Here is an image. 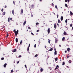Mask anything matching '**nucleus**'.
<instances>
[{"label": "nucleus", "instance_id": "obj_39", "mask_svg": "<svg viewBox=\"0 0 73 73\" xmlns=\"http://www.w3.org/2000/svg\"><path fill=\"white\" fill-rule=\"evenodd\" d=\"M34 47L35 48H36V44H35L34 45Z\"/></svg>", "mask_w": 73, "mask_h": 73}, {"label": "nucleus", "instance_id": "obj_40", "mask_svg": "<svg viewBox=\"0 0 73 73\" xmlns=\"http://www.w3.org/2000/svg\"><path fill=\"white\" fill-rule=\"evenodd\" d=\"M4 58H1V60H4Z\"/></svg>", "mask_w": 73, "mask_h": 73}, {"label": "nucleus", "instance_id": "obj_33", "mask_svg": "<svg viewBox=\"0 0 73 73\" xmlns=\"http://www.w3.org/2000/svg\"><path fill=\"white\" fill-rule=\"evenodd\" d=\"M65 6L66 7H68V5H67V4H65Z\"/></svg>", "mask_w": 73, "mask_h": 73}, {"label": "nucleus", "instance_id": "obj_47", "mask_svg": "<svg viewBox=\"0 0 73 73\" xmlns=\"http://www.w3.org/2000/svg\"><path fill=\"white\" fill-rule=\"evenodd\" d=\"M57 18H58V15H57Z\"/></svg>", "mask_w": 73, "mask_h": 73}, {"label": "nucleus", "instance_id": "obj_25", "mask_svg": "<svg viewBox=\"0 0 73 73\" xmlns=\"http://www.w3.org/2000/svg\"><path fill=\"white\" fill-rule=\"evenodd\" d=\"M7 35L6 37V38H7V37H8V36H9V35H8V33H7Z\"/></svg>", "mask_w": 73, "mask_h": 73}, {"label": "nucleus", "instance_id": "obj_23", "mask_svg": "<svg viewBox=\"0 0 73 73\" xmlns=\"http://www.w3.org/2000/svg\"><path fill=\"white\" fill-rule=\"evenodd\" d=\"M29 47H28L27 48V51H29Z\"/></svg>", "mask_w": 73, "mask_h": 73}, {"label": "nucleus", "instance_id": "obj_57", "mask_svg": "<svg viewBox=\"0 0 73 73\" xmlns=\"http://www.w3.org/2000/svg\"><path fill=\"white\" fill-rule=\"evenodd\" d=\"M57 25H58V27H59V25L58 24V23H57Z\"/></svg>", "mask_w": 73, "mask_h": 73}, {"label": "nucleus", "instance_id": "obj_41", "mask_svg": "<svg viewBox=\"0 0 73 73\" xmlns=\"http://www.w3.org/2000/svg\"><path fill=\"white\" fill-rule=\"evenodd\" d=\"M72 25H73V24H71L70 25V27H72Z\"/></svg>", "mask_w": 73, "mask_h": 73}, {"label": "nucleus", "instance_id": "obj_22", "mask_svg": "<svg viewBox=\"0 0 73 73\" xmlns=\"http://www.w3.org/2000/svg\"><path fill=\"white\" fill-rule=\"evenodd\" d=\"M64 40H65V37H64L62 38V40L64 41Z\"/></svg>", "mask_w": 73, "mask_h": 73}, {"label": "nucleus", "instance_id": "obj_7", "mask_svg": "<svg viewBox=\"0 0 73 73\" xmlns=\"http://www.w3.org/2000/svg\"><path fill=\"white\" fill-rule=\"evenodd\" d=\"M54 27L55 29H56V28H57V26H56V25L55 24H54Z\"/></svg>", "mask_w": 73, "mask_h": 73}, {"label": "nucleus", "instance_id": "obj_51", "mask_svg": "<svg viewBox=\"0 0 73 73\" xmlns=\"http://www.w3.org/2000/svg\"><path fill=\"white\" fill-rule=\"evenodd\" d=\"M13 31L15 32V31H16V29H14Z\"/></svg>", "mask_w": 73, "mask_h": 73}, {"label": "nucleus", "instance_id": "obj_4", "mask_svg": "<svg viewBox=\"0 0 73 73\" xmlns=\"http://www.w3.org/2000/svg\"><path fill=\"white\" fill-rule=\"evenodd\" d=\"M47 32L48 34H49L50 33V28H48V30H47Z\"/></svg>", "mask_w": 73, "mask_h": 73}, {"label": "nucleus", "instance_id": "obj_37", "mask_svg": "<svg viewBox=\"0 0 73 73\" xmlns=\"http://www.w3.org/2000/svg\"><path fill=\"white\" fill-rule=\"evenodd\" d=\"M52 5L53 7H54V4H53V3H52Z\"/></svg>", "mask_w": 73, "mask_h": 73}, {"label": "nucleus", "instance_id": "obj_35", "mask_svg": "<svg viewBox=\"0 0 73 73\" xmlns=\"http://www.w3.org/2000/svg\"><path fill=\"white\" fill-rule=\"evenodd\" d=\"M22 40H21V42H20V44L21 45V44H22Z\"/></svg>", "mask_w": 73, "mask_h": 73}, {"label": "nucleus", "instance_id": "obj_30", "mask_svg": "<svg viewBox=\"0 0 73 73\" xmlns=\"http://www.w3.org/2000/svg\"><path fill=\"white\" fill-rule=\"evenodd\" d=\"M62 65H65V62H64L62 64Z\"/></svg>", "mask_w": 73, "mask_h": 73}, {"label": "nucleus", "instance_id": "obj_18", "mask_svg": "<svg viewBox=\"0 0 73 73\" xmlns=\"http://www.w3.org/2000/svg\"><path fill=\"white\" fill-rule=\"evenodd\" d=\"M70 15H73V13L72 12V11H70Z\"/></svg>", "mask_w": 73, "mask_h": 73}, {"label": "nucleus", "instance_id": "obj_42", "mask_svg": "<svg viewBox=\"0 0 73 73\" xmlns=\"http://www.w3.org/2000/svg\"><path fill=\"white\" fill-rule=\"evenodd\" d=\"M55 8H56V9H57L58 8H57V5H55Z\"/></svg>", "mask_w": 73, "mask_h": 73}, {"label": "nucleus", "instance_id": "obj_28", "mask_svg": "<svg viewBox=\"0 0 73 73\" xmlns=\"http://www.w3.org/2000/svg\"><path fill=\"white\" fill-rule=\"evenodd\" d=\"M57 60H58V58H56L55 59V60L56 61H57Z\"/></svg>", "mask_w": 73, "mask_h": 73}, {"label": "nucleus", "instance_id": "obj_32", "mask_svg": "<svg viewBox=\"0 0 73 73\" xmlns=\"http://www.w3.org/2000/svg\"><path fill=\"white\" fill-rule=\"evenodd\" d=\"M69 54H68L67 55V58H69Z\"/></svg>", "mask_w": 73, "mask_h": 73}, {"label": "nucleus", "instance_id": "obj_6", "mask_svg": "<svg viewBox=\"0 0 73 73\" xmlns=\"http://www.w3.org/2000/svg\"><path fill=\"white\" fill-rule=\"evenodd\" d=\"M34 7H35V5H32L31 6V8H33Z\"/></svg>", "mask_w": 73, "mask_h": 73}, {"label": "nucleus", "instance_id": "obj_48", "mask_svg": "<svg viewBox=\"0 0 73 73\" xmlns=\"http://www.w3.org/2000/svg\"><path fill=\"white\" fill-rule=\"evenodd\" d=\"M7 5H5V8H7Z\"/></svg>", "mask_w": 73, "mask_h": 73}, {"label": "nucleus", "instance_id": "obj_26", "mask_svg": "<svg viewBox=\"0 0 73 73\" xmlns=\"http://www.w3.org/2000/svg\"><path fill=\"white\" fill-rule=\"evenodd\" d=\"M5 15V12H3V16H4V15Z\"/></svg>", "mask_w": 73, "mask_h": 73}, {"label": "nucleus", "instance_id": "obj_2", "mask_svg": "<svg viewBox=\"0 0 73 73\" xmlns=\"http://www.w3.org/2000/svg\"><path fill=\"white\" fill-rule=\"evenodd\" d=\"M58 42V39L57 38H56L55 39V44H56V43H57Z\"/></svg>", "mask_w": 73, "mask_h": 73}, {"label": "nucleus", "instance_id": "obj_46", "mask_svg": "<svg viewBox=\"0 0 73 73\" xmlns=\"http://www.w3.org/2000/svg\"><path fill=\"white\" fill-rule=\"evenodd\" d=\"M21 57V55H19V58H20V57Z\"/></svg>", "mask_w": 73, "mask_h": 73}, {"label": "nucleus", "instance_id": "obj_9", "mask_svg": "<svg viewBox=\"0 0 73 73\" xmlns=\"http://www.w3.org/2000/svg\"><path fill=\"white\" fill-rule=\"evenodd\" d=\"M60 19L61 21H62L63 20V17L62 16L60 18Z\"/></svg>", "mask_w": 73, "mask_h": 73}, {"label": "nucleus", "instance_id": "obj_52", "mask_svg": "<svg viewBox=\"0 0 73 73\" xmlns=\"http://www.w3.org/2000/svg\"><path fill=\"white\" fill-rule=\"evenodd\" d=\"M28 47H30V44H29V46H28Z\"/></svg>", "mask_w": 73, "mask_h": 73}, {"label": "nucleus", "instance_id": "obj_14", "mask_svg": "<svg viewBox=\"0 0 73 73\" xmlns=\"http://www.w3.org/2000/svg\"><path fill=\"white\" fill-rule=\"evenodd\" d=\"M54 54L55 55H57V51H55L54 52Z\"/></svg>", "mask_w": 73, "mask_h": 73}, {"label": "nucleus", "instance_id": "obj_27", "mask_svg": "<svg viewBox=\"0 0 73 73\" xmlns=\"http://www.w3.org/2000/svg\"><path fill=\"white\" fill-rule=\"evenodd\" d=\"M21 13H23V10L21 9Z\"/></svg>", "mask_w": 73, "mask_h": 73}, {"label": "nucleus", "instance_id": "obj_1", "mask_svg": "<svg viewBox=\"0 0 73 73\" xmlns=\"http://www.w3.org/2000/svg\"><path fill=\"white\" fill-rule=\"evenodd\" d=\"M19 33V30H17V31H16L15 32V37H17V35H18V33Z\"/></svg>", "mask_w": 73, "mask_h": 73}, {"label": "nucleus", "instance_id": "obj_21", "mask_svg": "<svg viewBox=\"0 0 73 73\" xmlns=\"http://www.w3.org/2000/svg\"><path fill=\"white\" fill-rule=\"evenodd\" d=\"M10 18L9 17L8 19V21L9 22H10Z\"/></svg>", "mask_w": 73, "mask_h": 73}, {"label": "nucleus", "instance_id": "obj_3", "mask_svg": "<svg viewBox=\"0 0 73 73\" xmlns=\"http://www.w3.org/2000/svg\"><path fill=\"white\" fill-rule=\"evenodd\" d=\"M58 68H59V66H58V65H57L56 66V67L55 68L54 70H56L57 69H58Z\"/></svg>", "mask_w": 73, "mask_h": 73}, {"label": "nucleus", "instance_id": "obj_8", "mask_svg": "<svg viewBox=\"0 0 73 73\" xmlns=\"http://www.w3.org/2000/svg\"><path fill=\"white\" fill-rule=\"evenodd\" d=\"M26 23H27V21H25V22L23 23V26H24L25 24H26Z\"/></svg>", "mask_w": 73, "mask_h": 73}, {"label": "nucleus", "instance_id": "obj_10", "mask_svg": "<svg viewBox=\"0 0 73 73\" xmlns=\"http://www.w3.org/2000/svg\"><path fill=\"white\" fill-rule=\"evenodd\" d=\"M15 41H16V42H18V39L17 38H16Z\"/></svg>", "mask_w": 73, "mask_h": 73}, {"label": "nucleus", "instance_id": "obj_56", "mask_svg": "<svg viewBox=\"0 0 73 73\" xmlns=\"http://www.w3.org/2000/svg\"><path fill=\"white\" fill-rule=\"evenodd\" d=\"M67 51H66V50H65V53H67Z\"/></svg>", "mask_w": 73, "mask_h": 73}, {"label": "nucleus", "instance_id": "obj_17", "mask_svg": "<svg viewBox=\"0 0 73 73\" xmlns=\"http://www.w3.org/2000/svg\"><path fill=\"white\" fill-rule=\"evenodd\" d=\"M53 50V48H51L49 50V51H52Z\"/></svg>", "mask_w": 73, "mask_h": 73}, {"label": "nucleus", "instance_id": "obj_60", "mask_svg": "<svg viewBox=\"0 0 73 73\" xmlns=\"http://www.w3.org/2000/svg\"><path fill=\"white\" fill-rule=\"evenodd\" d=\"M67 1H68V3H69V0H68Z\"/></svg>", "mask_w": 73, "mask_h": 73}, {"label": "nucleus", "instance_id": "obj_49", "mask_svg": "<svg viewBox=\"0 0 73 73\" xmlns=\"http://www.w3.org/2000/svg\"><path fill=\"white\" fill-rule=\"evenodd\" d=\"M65 2H67V1H68V0H65Z\"/></svg>", "mask_w": 73, "mask_h": 73}, {"label": "nucleus", "instance_id": "obj_63", "mask_svg": "<svg viewBox=\"0 0 73 73\" xmlns=\"http://www.w3.org/2000/svg\"><path fill=\"white\" fill-rule=\"evenodd\" d=\"M42 0H40V1H42Z\"/></svg>", "mask_w": 73, "mask_h": 73}, {"label": "nucleus", "instance_id": "obj_19", "mask_svg": "<svg viewBox=\"0 0 73 73\" xmlns=\"http://www.w3.org/2000/svg\"><path fill=\"white\" fill-rule=\"evenodd\" d=\"M58 23H61V22L60 21V20L58 19Z\"/></svg>", "mask_w": 73, "mask_h": 73}, {"label": "nucleus", "instance_id": "obj_20", "mask_svg": "<svg viewBox=\"0 0 73 73\" xmlns=\"http://www.w3.org/2000/svg\"><path fill=\"white\" fill-rule=\"evenodd\" d=\"M68 62L70 64L72 62V60H70Z\"/></svg>", "mask_w": 73, "mask_h": 73}, {"label": "nucleus", "instance_id": "obj_64", "mask_svg": "<svg viewBox=\"0 0 73 73\" xmlns=\"http://www.w3.org/2000/svg\"><path fill=\"white\" fill-rule=\"evenodd\" d=\"M72 29H73V27H72Z\"/></svg>", "mask_w": 73, "mask_h": 73}, {"label": "nucleus", "instance_id": "obj_62", "mask_svg": "<svg viewBox=\"0 0 73 73\" xmlns=\"http://www.w3.org/2000/svg\"><path fill=\"white\" fill-rule=\"evenodd\" d=\"M59 46L60 47H61V46L60 45H59Z\"/></svg>", "mask_w": 73, "mask_h": 73}, {"label": "nucleus", "instance_id": "obj_43", "mask_svg": "<svg viewBox=\"0 0 73 73\" xmlns=\"http://www.w3.org/2000/svg\"><path fill=\"white\" fill-rule=\"evenodd\" d=\"M25 68H27V65H26L25 64Z\"/></svg>", "mask_w": 73, "mask_h": 73}, {"label": "nucleus", "instance_id": "obj_54", "mask_svg": "<svg viewBox=\"0 0 73 73\" xmlns=\"http://www.w3.org/2000/svg\"><path fill=\"white\" fill-rule=\"evenodd\" d=\"M13 3L14 4H15V1H13Z\"/></svg>", "mask_w": 73, "mask_h": 73}, {"label": "nucleus", "instance_id": "obj_31", "mask_svg": "<svg viewBox=\"0 0 73 73\" xmlns=\"http://www.w3.org/2000/svg\"><path fill=\"white\" fill-rule=\"evenodd\" d=\"M36 25H38V24H39V23H36Z\"/></svg>", "mask_w": 73, "mask_h": 73}, {"label": "nucleus", "instance_id": "obj_58", "mask_svg": "<svg viewBox=\"0 0 73 73\" xmlns=\"http://www.w3.org/2000/svg\"><path fill=\"white\" fill-rule=\"evenodd\" d=\"M19 61H18L17 62V64H19Z\"/></svg>", "mask_w": 73, "mask_h": 73}, {"label": "nucleus", "instance_id": "obj_44", "mask_svg": "<svg viewBox=\"0 0 73 73\" xmlns=\"http://www.w3.org/2000/svg\"><path fill=\"white\" fill-rule=\"evenodd\" d=\"M49 69L50 70H52V68L50 67H49Z\"/></svg>", "mask_w": 73, "mask_h": 73}, {"label": "nucleus", "instance_id": "obj_12", "mask_svg": "<svg viewBox=\"0 0 73 73\" xmlns=\"http://www.w3.org/2000/svg\"><path fill=\"white\" fill-rule=\"evenodd\" d=\"M67 50L68 51V52H70V48H67Z\"/></svg>", "mask_w": 73, "mask_h": 73}, {"label": "nucleus", "instance_id": "obj_50", "mask_svg": "<svg viewBox=\"0 0 73 73\" xmlns=\"http://www.w3.org/2000/svg\"><path fill=\"white\" fill-rule=\"evenodd\" d=\"M28 29H31V28L30 27H28Z\"/></svg>", "mask_w": 73, "mask_h": 73}, {"label": "nucleus", "instance_id": "obj_45", "mask_svg": "<svg viewBox=\"0 0 73 73\" xmlns=\"http://www.w3.org/2000/svg\"><path fill=\"white\" fill-rule=\"evenodd\" d=\"M39 30H37L36 31V32H39Z\"/></svg>", "mask_w": 73, "mask_h": 73}, {"label": "nucleus", "instance_id": "obj_61", "mask_svg": "<svg viewBox=\"0 0 73 73\" xmlns=\"http://www.w3.org/2000/svg\"><path fill=\"white\" fill-rule=\"evenodd\" d=\"M33 16L32 14H31V17H33Z\"/></svg>", "mask_w": 73, "mask_h": 73}, {"label": "nucleus", "instance_id": "obj_55", "mask_svg": "<svg viewBox=\"0 0 73 73\" xmlns=\"http://www.w3.org/2000/svg\"><path fill=\"white\" fill-rule=\"evenodd\" d=\"M54 50H55V51H56V48H54Z\"/></svg>", "mask_w": 73, "mask_h": 73}, {"label": "nucleus", "instance_id": "obj_53", "mask_svg": "<svg viewBox=\"0 0 73 73\" xmlns=\"http://www.w3.org/2000/svg\"><path fill=\"white\" fill-rule=\"evenodd\" d=\"M10 20H11V21L12 20V18H10Z\"/></svg>", "mask_w": 73, "mask_h": 73}, {"label": "nucleus", "instance_id": "obj_59", "mask_svg": "<svg viewBox=\"0 0 73 73\" xmlns=\"http://www.w3.org/2000/svg\"><path fill=\"white\" fill-rule=\"evenodd\" d=\"M11 72H13V70H11Z\"/></svg>", "mask_w": 73, "mask_h": 73}, {"label": "nucleus", "instance_id": "obj_34", "mask_svg": "<svg viewBox=\"0 0 73 73\" xmlns=\"http://www.w3.org/2000/svg\"><path fill=\"white\" fill-rule=\"evenodd\" d=\"M31 34L32 35V36H34V34H33V33H31Z\"/></svg>", "mask_w": 73, "mask_h": 73}, {"label": "nucleus", "instance_id": "obj_36", "mask_svg": "<svg viewBox=\"0 0 73 73\" xmlns=\"http://www.w3.org/2000/svg\"><path fill=\"white\" fill-rule=\"evenodd\" d=\"M68 21V20L67 19H66L65 21V23H67V22Z\"/></svg>", "mask_w": 73, "mask_h": 73}, {"label": "nucleus", "instance_id": "obj_15", "mask_svg": "<svg viewBox=\"0 0 73 73\" xmlns=\"http://www.w3.org/2000/svg\"><path fill=\"white\" fill-rule=\"evenodd\" d=\"M64 35H66V32H64Z\"/></svg>", "mask_w": 73, "mask_h": 73}, {"label": "nucleus", "instance_id": "obj_24", "mask_svg": "<svg viewBox=\"0 0 73 73\" xmlns=\"http://www.w3.org/2000/svg\"><path fill=\"white\" fill-rule=\"evenodd\" d=\"M38 56V54H36L35 56V57H37Z\"/></svg>", "mask_w": 73, "mask_h": 73}, {"label": "nucleus", "instance_id": "obj_29", "mask_svg": "<svg viewBox=\"0 0 73 73\" xmlns=\"http://www.w3.org/2000/svg\"><path fill=\"white\" fill-rule=\"evenodd\" d=\"M48 43L49 44H50V40H49V39H48Z\"/></svg>", "mask_w": 73, "mask_h": 73}, {"label": "nucleus", "instance_id": "obj_16", "mask_svg": "<svg viewBox=\"0 0 73 73\" xmlns=\"http://www.w3.org/2000/svg\"><path fill=\"white\" fill-rule=\"evenodd\" d=\"M16 49H14L13 51V52H16Z\"/></svg>", "mask_w": 73, "mask_h": 73}, {"label": "nucleus", "instance_id": "obj_38", "mask_svg": "<svg viewBox=\"0 0 73 73\" xmlns=\"http://www.w3.org/2000/svg\"><path fill=\"white\" fill-rule=\"evenodd\" d=\"M1 11L2 12H3L4 11V9H1Z\"/></svg>", "mask_w": 73, "mask_h": 73}, {"label": "nucleus", "instance_id": "obj_11", "mask_svg": "<svg viewBox=\"0 0 73 73\" xmlns=\"http://www.w3.org/2000/svg\"><path fill=\"white\" fill-rule=\"evenodd\" d=\"M7 63L5 64H4V66H3L4 67V68H6V66H7Z\"/></svg>", "mask_w": 73, "mask_h": 73}, {"label": "nucleus", "instance_id": "obj_5", "mask_svg": "<svg viewBox=\"0 0 73 73\" xmlns=\"http://www.w3.org/2000/svg\"><path fill=\"white\" fill-rule=\"evenodd\" d=\"M44 71V69L42 68H41L40 69V71L41 72H42V71Z\"/></svg>", "mask_w": 73, "mask_h": 73}, {"label": "nucleus", "instance_id": "obj_13", "mask_svg": "<svg viewBox=\"0 0 73 73\" xmlns=\"http://www.w3.org/2000/svg\"><path fill=\"white\" fill-rule=\"evenodd\" d=\"M12 12V13L13 15H14L15 11H14V10H13Z\"/></svg>", "mask_w": 73, "mask_h": 73}]
</instances>
